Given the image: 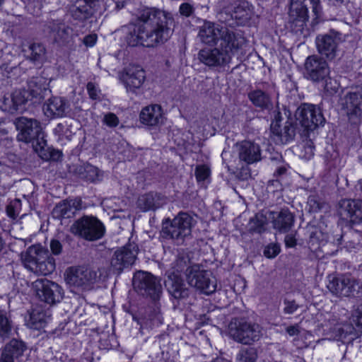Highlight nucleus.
Segmentation results:
<instances>
[{"mask_svg":"<svg viewBox=\"0 0 362 362\" xmlns=\"http://www.w3.org/2000/svg\"><path fill=\"white\" fill-rule=\"evenodd\" d=\"M294 221V215L288 209H282L279 212H272L273 228L279 233L288 232L293 227Z\"/></svg>","mask_w":362,"mask_h":362,"instance_id":"obj_30","label":"nucleus"},{"mask_svg":"<svg viewBox=\"0 0 362 362\" xmlns=\"http://www.w3.org/2000/svg\"><path fill=\"white\" fill-rule=\"evenodd\" d=\"M198 58L202 63L210 67L221 66L230 62L217 47L201 49Z\"/></svg>","mask_w":362,"mask_h":362,"instance_id":"obj_28","label":"nucleus"},{"mask_svg":"<svg viewBox=\"0 0 362 362\" xmlns=\"http://www.w3.org/2000/svg\"><path fill=\"white\" fill-rule=\"evenodd\" d=\"M28 58L35 62H42L45 58L46 49L41 43H32L28 47Z\"/></svg>","mask_w":362,"mask_h":362,"instance_id":"obj_41","label":"nucleus"},{"mask_svg":"<svg viewBox=\"0 0 362 362\" xmlns=\"http://www.w3.org/2000/svg\"><path fill=\"white\" fill-rule=\"evenodd\" d=\"M138 204L144 211L154 210L157 208L155 197L152 194H146L139 197Z\"/></svg>","mask_w":362,"mask_h":362,"instance_id":"obj_47","label":"nucleus"},{"mask_svg":"<svg viewBox=\"0 0 362 362\" xmlns=\"http://www.w3.org/2000/svg\"><path fill=\"white\" fill-rule=\"evenodd\" d=\"M210 175V169L205 165L197 166L195 169V177L197 182L206 180Z\"/></svg>","mask_w":362,"mask_h":362,"instance_id":"obj_52","label":"nucleus"},{"mask_svg":"<svg viewBox=\"0 0 362 362\" xmlns=\"http://www.w3.org/2000/svg\"><path fill=\"white\" fill-rule=\"evenodd\" d=\"M342 107L349 121L358 124L362 116V88H356L347 93L342 99Z\"/></svg>","mask_w":362,"mask_h":362,"instance_id":"obj_16","label":"nucleus"},{"mask_svg":"<svg viewBox=\"0 0 362 362\" xmlns=\"http://www.w3.org/2000/svg\"><path fill=\"white\" fill-rule=\"evenodd\" d=\"M82 177L87 181L91 182H99L102 180L103 173L97 167L87 164L83 168V171L81 173Z\"/></svg>","mask_w":362,"mask_h":362,"instance_id":"obj_44","label":"nucleus"},{"mask_svg":"<svg viewBox=\"0 0 362 362\" xmlns=\"http://www.w3.org/2000/svg\"><path fill=\"white\" fill-rule=\"evenodd\" d=\"M325 162L327 168H339L341 166V159L337 151L332 153L327 152L325 156Z\"/></svg>","mask_w":362,"mask_h":362,"instance_id":"obj_49","label":"nucleus"},{"mask_svg":"<svg viewBox=\"0 0 362 362\" xmlns=\"http://www.w3.org/2000/svg\"><path fill=\"white\" fill-rule=\"evenodd\" d=\"M304 67L305 77L313 82L323 81L330 74L327 62L316 54L307 57Z\"/></svg>","mask_w":362,"mask_h":362,"instance_id":"obj_15","label":"nucleus"},{"mask_svg":"<svg viewBox=\"0 0 362 362\" xmlns=\"http://www.w3.org/2000/svg\"><path fill=\"white\" fill-rule=\"evenodd\" d=\"M226 28V26L218 23L205 21L199 28L198 36L202 42L209 46H216L222 35V31Z\"/></svg>","mask_w":362,"mask_h":362,"instance_id":"obj_23","label":"nucleus"},{"mask_svg":"<svg viewBox=\"0 0 362 362\" xmlns=\"http://www.w3.org/2000/svg\"><path fill=\"white\" fill-rule=\"evenodd\" d=\"M69 204L64 200L57 204L52 210V216L56 219L70 218L74 216Z\"/></svg>","mask_w":362,"mask_h":362,"instance_id":"obj_40","label":"nucleus"},{"mask_svg":"<svg viewBox=\"0 0 362 362\" xmlns=\"http://www.w3.org/2000/svg\"><path fill=\"white\" fill-rule=\"evenodd\" d=\"M186 279L189 286L205 294L209 295L216 291V284L211 273L202 269L198 264H194L187 269Z\"/></svg>","mask_w":362,"mask_h":362,"instance_id":"obj_8","label":"nucleus"},{"mask_svg":"<svg viewBox=\"0 0 362 362\" xmlns=\"http://www.w3.org/2000/svg\"><path fill=\"white\" fill-rule=\"evenodd\" d=\"M98 279L97 272L90 269L78 267H70L66 272V281L70 286L82 290L95 284Z\"/></svg>","mask_w":362,"mask_h":362,"instance_id":"obj_13","label":"nucleus"},{"mask_svg":"<svg viewBox=\"0 0 362 362\" xmlns=\"http://www.w3.org/2000/svg\"><path fill=\"white\" fill-rule=\"evenodd\" d=\"M179 11L182 16L189 17L194 13V8L188 3H183L180 5Z\"/></svg>","mask_w":362,"mask_h":362,"instance_id":"obj_63","label":"nucleus"},{"mask_svg":"<svg viewBox=\"0 0 362 362\" xmlns=\"http://www.w3.org/2000/svg\"><path fill=\"white\" fill-rule=\"evenodd\" d=\"M267 223V218L262 214H257L251 218L248 223L249 232L254 233H261L264 230V225Z\"/></svg>","mask_w":362,"mask_h":362,"instance_id":"obj_45","label":"nucleus"},{"mask_svg":"<svg viewBox=\"0 0 362 362\" xmlns=\"http://www.w3.org/2000/svg\"><path fill=\"white\" fill-rule=\"evenodd\" d=\"M344 298H355L362 295V285L355 277L343 274Z\"/></svg>","mask_w":362,"mask_h":362,"instance_id":"obj_35","label":"nucleus"},{"mask_svg":"<svg viewBox=\"0 0 362 362\" xmlns=\"http://www.w3.org/2000/svg\"><path fill=\"white\" fill-rule=\"evenodd\" d=\"M12 324L6 313L0 310V337H8L11 332Z\"/></svg>","mask_w":362,"mask_h":362,"instance_id":"obj_46","label":"nucleus"},{"mask_svg":"<svg viewBox=\"0 0 362 362\" xmlns=\"http://www.w3.org/2000/svg\"><path fill=\"white\" fill-rule=\"evenodd\" d=\"M337 214L343 220L353 224L362 223V200L341 199L337 204Z\"/></svg>","mask_w":362,"mask_h":362,"instance_id":"obj_17","label":"nucleus"},{"mask_svg":"<svg viewBox=\"0 0 362 362\" xmlns=\"http://www.w3.org/2000/svg\"><path fill=\"white\" fill-rule=\"evenodd\" d=\"M26 325L31 329H40L47 323V315L45 312L39 307L33 308L25 318Z\"/></svg>","mask_w":362,"mask_h":362,"instance_id":"obj_36","label":"nucleus"},{"mask_svg":"<svg viewBox=\"0 0 362 362\" xmlns=\"http://www.w3.org/2000/svg\"><path fill=\"white\" fill-rule=\"evenodd\" d=\"M343 285V274L337 276H329L327 288L333 296L344 298Z\"/></svg>","mask_w":362,"mask_h":362,"instance_id":"obj_39","label":"nucleus"},{"mask_svg":"<svg viewBox=\"0 0 362 362\" xmlns=\"http://www.w3.org/2000/svg\"><path fill=\"white\" fill-rule=\"evenodd\" d=\"M134 289L142 296L158 300L162 293L160 279L150 272L139 271L133 277Z\"/></svg>","mask_w":362,"mask_h":362,"instance_id":"obj_7","label":"nucleus"},{"mask_svg":"<svg viewBox=\"0 0 362 362\" xmlns=\"http://www.w3.org/2000/svg\"><path fill=\"white\" fill-rule=\"evenodd\" d=\"M272 93L268 89L257 88L248 93V98L257 107L262 110H270L273 107Z\"/></svg>","mask_w":362,"mask_h":362,"instance_id":"obj_32","label":"nucleus"},{"mask_svg":"<svg viewBox=\"0 0 362 362\" xmlns=\"http://www.w3.org/2000/svg\"><path fill=\"white\" fill-rule=\"evenodd\" d=\"M165 285L168 293L176 299L185 298L189 296V290L179 274L169 273Z\"/></svg>","mask_w":362,"mask_h":362,"instance_id":"obj_29","label":"nucleus"},{"mask_svg":"<svg viewBox=\"0 0 362 362\" xmlns=\"http://www.w3.org/2000/svg\"><path fill=\"white\" fill-rule=\"evenodd\" d=\"M345 237L346 239H348L347 235H345V236L341 235L340 240L345 242V244H346L345 247L347 248V250L349 251H351L352 250L356 249L359 244V239H358V234L353 233L352 238L350 240H344V238Z\"/></svg>","mask_w":362,"mask_h":362,"instance_id":"obj_54","label":"nucleus"},{"mask_svg":"<svg viewBox=\"0 0 362 362\" xmlns=\"http://www.w3.org/2000/svg\"><path fill=\"white\" fill-rule=\"evenodd\" d=\"M54 42L59 45L69 43L73 37V29L61 20H52L47 24Z\"/></svg>","mask_w":362,"mask_h":362,"instance_id":"obj_26","label":"nucleus"},{"mask_svg":"<svg viewBox=\"0 0 362 362\" xmlns=\"http://www.w3.org/2000/svg\"><path fill=\"white\" fill-rule=\"evenodd\" d=\"M258 358L257 350L255 347H243L236 355V362H256Z\"/></svg>","mask_w":362,"mask_h":362,"instance_id":"obj_43","label":"nucleus"},{"mask_svg":"<svg viewBox=\"0 0 362 362\" xmlns=\"http://www.w3.org/2000/svg\"><path fill=\"white\" fill-rule=\"evenodd\" d=\"M100 7V0H72L69 13L75 21L83 23L92 18Z\"/></svg>","mask_w":362,"mask_h":362,"instance_id":"obj_18","label":"nucleus"},{"mask_svg":"<svg viewBox=\"0 0 362 362\" xmlns=\"http://www.w3.org/2000/svg\"><path fill=\"white\" fill-rule=\"evenodd\" d=\"M197 221L192 216L180 212L173 220L163 221L161 236L177 245H183L192 236V228Z\"/></svg>","mask_w":362,"mask_h":362,"instance_id":"obj_3","label":"nucleus"},{"mask_svg":"<svg viewBox=\"0 0 362 362\" xmlns=\"http://www.w3.org/2000/svg\"><path fill=\"white\" fill-rule=\"evenodd\" d=\"M245 41V38L240 32L226 27L222 31V35L216 47L231 61L233 57L243 48Z\"/></svg>","mask_w":362,"mask_h":362,"instance_id":"obj_12","label":"nucleus"},{"mask_svg":"<svg viewBox=\"0 0 362 362\" xmlns=\"http://www.w3.org/2000/svg\"><path fill=\"white\" fill-rule=\"evenodd\" d=\"M4 349L16 359H19L27 350V346L23 341L13 339L5 346Z\"/></svg>","mask_w":362,"mask_h":362,"instance_id":"obj_42","label":"nucleus"},{"mask_svg":"<svg viewBox=\"0 0 362 362\" xmlns=\"http://www.w3.org/2000/svg\"><path fill=\"white\" fill-rule=\"evenodd\" d=\"M304 151L305 152V157L307 159H310L314 155L315 147L310 141H308L304 144Z\"/></svg>","mask_w":362,"mask_h":362,"instance_id":"obj_64","label":"nucleus"},{"mask_svg":"<svg viewBox=\"0 0 362 362\" xmlns=\"http://www.w3.org/2000/svg\"><path fill=\"white\" fill-rule=\"evenodd\" d=\"M354 327L349 324L337 325L332 329L334 339L346 343L353 339Z\"/></svg>","mask_w":362,"mask_h":362,"instance_id":"obj_38","label":"nucleus"},{"mask_svg":"<svg viewBox=\"0 0 362 362\" xmlns=\"http://www.w3.org/2000/svg\"><path fill=\"white\" fill-rule=\"evenodd\" d=\"M87 91L89 97L92 100H98L100 98V90L92 82H88L87 84Z\"/></svg>","mask_w":362,"mask_h":362,"instance_id":"obj_58","label":"nucleus"},{"mask_svg":"<svg viewBox=\"0 0 362 362\" xmlns=\"http://www.w3.org/2000/svg\"><path fill=\"white\" fill-rule=\"evenodd\" d=\"M100 7V0H72L69 13L75 21L83 23L92 18Z\"/></svg>","mask_w":362,"mask_h":362,"instance_id":"obj_19","label":"nucleus"},{"mask_svg":"<svg viewBox=\"0 0 362 362\" xmlns=\"http://www.w3.org/2000/svg\"><path fill=\"white\" fill-rule=\"evenodd\" d=\"M342 41V35L337 31L318 35L315 39L317 50L321 57L332 61L338 56Z\"/></svg>","mask_w":362,"mask_h":362,"instance_id":"obj_10","label":"nucleus"},{"mask_svg":"<svg viewBox=\"0 0 362 362\" xmlns=\"http://www.w3.org/2000/svg\"><path fill=\"white\" fill-rule=\"evenodd\" d=\"M311 5L313 13L317 16L320 7V0H291L289 21L292 24L302 30L308 19V6Z\"/></svg>","mask_w":362,"mask_h":362,"instance_id":"obj_11","label":"nucleus"},{"mask_svg":"<svg viewBox=\"0 0 362 362\" xmlns=\"http://www.w3.org/2000/svg\"><path fill=\"white\" fill-rule=\"evenodd\" d=\"M190 264V260L188 255L185 252H180L176 256L175 260L171 264L170 269L168 271L169 273L180 274L183 271L187 270L192 265Z\"/></svg>","mask_w":362,"mask_h":362,"instance_id":"obj_37","label":"nucleus"},{"mask_svg":"<svg viewBox=\"0 0 362 362\" xmlns=\"http://www.w3.org/2000/svg\"><path fill=\"white\" fill-rule=\"evenodd\" d=\"M68 204H69L71 211L75 215L76 212L82 209V200L79 197H76L72 199H66V200Z\"/></svg>","mask_w":362,"mask_h":362,"instance_id":"obj_62","label":"nucleus"},{"mask_svg":"<svg viewBox=\"0 0 362 362\" xmlns=\"http://www.w3.org/2000/svg\"><path fill=\"white\" fill-rule=\"evenodd\" d=\"M308 204L310 206V211L312 212L320 211L324 206V203L314 196L309 197Z\"/></svg>","mask_w":362,"mask_h":362,"instance_id":"obj_57","label":"nucleus"},{"mask_svg":"<svg viewBox=\"0 0 362 362\" xmlns=\"http://www.w3.org/2000/svg\"><path fill=\"white\" fill-rule=\"evenodd\" d=\"M49 247L52 252L51 255H59L62 252L63 247L62 243L58 240H52L50 241Z\"/></svg>","mask_w":362,"mask_h":362,"instance_id":"obj_60","label":"nucleus"},{"mask_svg":"<svg viewBox=\"0 0 362 362\" xmlns=\"http://www.w3.org/2000/svg\"><path fill=\"white\" fill-rule=\"evenodd\" d=\"M283 311L286 315H292L300 308V305L294 300L285 299Z\"/></svg>","mask_w":362,"mask_h":362,"instance_id":"obj_53","label":"nucleus"},{"mask_svg":"<svg viewBox=\"0 0 362 362\" xmlns=\"http://www.w3.org/2000/svg\"><path fill=\"white\" fill-rule=\"evenodd\" d=\"M296 117L307 132L315 129L325 122L320 108L312 104L305 103L298 107L296 112Z\"/></svg>","mask_w":362,"mask_h":362,"instance_id":"obj_14","label":"nucleus"},{"mask_svg":"<svg viewBox=\"0 0 362 362\" xmlns=\"http://www.w3.org/2000/svg\"><path fill=\"white\" fill-rule=\"evenodd\" d=\"M228 336L234 341L250 346L261 339L263 329L258 323L245 317H233L228 326Z\"/></svg>","mask_w":362,"mask_h":362,"instance_id":"obj_4","label":"nucleus"},{"mask_svg":"<svg viewBox=\"0 0 362 362\" xmlns=\"http://www.w3.org/2000/svg\"><path fill=\"white\" fill-rule=\"evenodd\" d=\"M70 231L82 239L93 242L105 235V227L96 216L84 215L74 222Z\"/></svg>","mask_w":362,"mask_h":362,"instance_id":"obj_6","label":"nucleus"},{"mask_svg":"<svg viewBox=\"0 0 362 362\" xmlns=\"http://www.w3.org/2000/svg\"><path fill=\"white\" fill-rule=\"evenodd\" d=\"M21 260L23 267L37 276H47L56 268L55 259L40 245L30 246L22 253Z\"/></svg>","mask_w":362,"mask_h":362,"instance_id":"obj_2","label":"nucleus"},{"mask_svg":"<svg viewBox=\"0 0 362 362\" xmlns=\"http://www.w3.org/2000/svg\"><path fill=\"white\" fill-rule=\"evenodd\" d=\"M280 252V247L277 245H268L264 250V255L268 258H274Z\"/></svg>","mask_w":362,"mask_h":362,"instance_id":"obj_59","label":"nucleus"},{"mask_svg":"<svg viewBox=\"0 0 362 362\" xmlns=\"http://www.w3.org/2000/svg\"><path fill=\"white\" fill-rule=\"evenodd\" d=\"M271 130L279 138L281 143L286 144L294 139L296 127L293 122L287 121L281 127L279 121L276 120L275 122H272Z\"/></svg>","mask_w":362,"mask_h":362,"instance_id":"obj_33","label":"nucleus"},{"mask_svg":"<svg viewBox=\"0 0 362 362\" xmlns=\"http://www.w3.org/2000/svg\"><path fill=\"white\" fill-rule=\"evenodd\" d=\"M138 253V247L134 243H129L117 250L111 259L112 267L118 272L122 271L134 264Z\"/></svg>","mask_w":362,"mask_h":362,"instance_id":"obj_20","label":"nucleus"},{"mask_svg":"<svg viewBox=\"0 0 362 362\" xmlns=\"http://www.w3.org/2000/svg\"><path fill=\"white\" fill-rule=\"evenodd\" d=\"M49 83L43 77L32 78L28 83V89L21 90L26 92L25 99L27 102L32 99H35V102H40L49 93Z\"/></svg>","mask_w":362,"mask_h":362,"instance_id":"obj_24","label":"nucleus"},{"mask_svg":"<svg viewBox=\"0 0 362 362\" xmlns=\"http://www.w3.org/2000/svg\"><path fill=\"white\" fill-rule=\"evenodd\" d=\"M21 210V201L19 199L11 200L7 205L6 211L8 216L15 219Z\"/></svg>","mask_w":362,"mask_h":362,"instance_id":"obj_50","label":"nucleus"},{"mask_svg":"<svg viewBox=\"0 0 362 362\" xmlns=\"http://www.w3.org/2000/svg\"><path fill=\"white\" fill-rule=\"evenodd\" d=\"M33 288L38 299L50 305L59 303L64 298V290L62 286L47 279L34 281Z\"/></svg>","mask_w":362,"mask_h":362,"instance_id":"obj_9","label":"nucleus"},{"mask_svg":"<svg viewBox=\"0 0 362 362\" xmlns=\"http://www.w3.org/2000/svg\"><path fill=\"white\" fill-rule=\"evenodd\" d=\"M103 122L110 127H115L119 124V120L115 114L108 112L104 115Z\"/></svg>","mask_w":362,"mask_h":362,"instance_id":"obj_55","label":"nucleus"},{"mask_svg":"<svg viewBox=\"0 0 362 362\" xmlns=\"http://www.w3.org/2000/svg\"><path fill=\"white\" fill-rule=\"evenodd\" d=\"M323 81H325L324 90L328 95H333L338 92L340 86L336 79L329 77V75Z\"/></svg>","mask_w":362,"mask_h":362,"instance_id":"obj_51","label":"nucleus"},{"mask_svg":"<svg viewBox=\"0 0 362 362\" xmlns=\"http://www.w3.org/2000/svg\"><path fill=\"white\" fill-rule=\"evenodd\" d=\"M239 3L238 0H221L219 1V6L221 9V13H230L232 8L235 6Z\"/></svg>","mask_w":362,"mask_h":362,"instance_id":"obj_56","label":"nucleus"},{"mask_svg":"<svg viewBox=\"0 0 362 362\" xmlns=\"http://www.w3.org/2000/svg\"><path fill=\"white\" fill-rule=\"evenodd\" d=\"M172 13L156 8L143 10L136 23L126 28L125 40L129 46L155 47L166 42L173 33Z\"/></svg>","mask_w":362,"mask_h":362,"instance_id":"obj_1","label":"nucleus"},{"mask_svg":"<svg viewBox=\"0 0 362 362\" xmlns=\"http://www.w3.org/2000/svg\"><path fill=\"white\" fill-rule=\"evenodd\" d=\"M140 121L147 126H158L163 123L162 108L159 105H152L144 107L139 115Z\"/></svg>","mask_w":362,"mask_h":362,"instance_id":"obj_31","label":"nucleus"},{"mask_svg":"<svg viewBox=\"0 0 362 362\" xmlns=\"http://www.w3.org/2000/svg\"><path fill=\"white\" fill-rule=\"evenodd\" d=\"M145 78V72L139 66H129L121 76L127 90L132 93L141 87Z\"/></svg>","mask_w":362,"mask_h":362,"instance_id":"obj_22","label":"nucleus"},{"mask_svg":"<svg viewBox=\"0 0 362 362\" xmlns=\"http://www.w3.org/2000/svg\"><path fill=\"white\" fill-rule=\"evenodd\" d=\"M238 156L246 164H253L262 160L261 148L258 144L251 141H243L238 145Z\"/></svg>","mask_w":362,"mask_h":362,"instance_id":"obj_27","label":"nucleus"},{"mask_svg":"<svg viewBox=\"0 0 362 362\" xmlns=\"http://www.w3.org/2000/svg\"><path fill=\"white\" fill-rule=\"evenodd\" d=\"M43 111L47 117H64L71 116V106L69 101L62 97H52L43 105Z\"/></svg>","mask_w":362,"mask_h":362,"instance_id":"obj_21","label":"nucleus"},{"mask_svg":"<svg viewBox=\"0 0 362 362\" xmlns=\"http://www.w3.org/2000/svg\"><path fill=\"white\" fill-rule=\"evenodd\" d=\"M14 124L18 132L17 139L18 141L25 143H32L35 146V150L38 148L37 146L42 150L43 145L45 144L44 134L40 122L34 118H28L26 117H19L15 119Z\"/></svg>","mask_w":362,"mask_h":362,"instance_id":"obj_5","label":"nucleus"},{"mask_svg":"<svg viewBox=\"0 0 362 362\" xmlns=\"http://www.w3.org/2000/svg\"><path fill=\"white\" fill-rule=\"evenodd\" d=\"M18 63L13 59H8L0 66V74L3 77L11 78L12 74L17 69Z\"/></svg>","mask_w":362,"mask_h":362,"instance_id":"obj_48","label":"nucleus"},{"mask_svg":"<svg viewBox=\"0 0 362 362\" xmlns=\"http://www.w3.org/2000/svg\"><path fill=\"white\" fill-rule=\"evenodd\" d=\"M353 317L356 326L362 331V303L356 309Z\"/></svg>","mask_w":362,"mask_h":362,"instance_id":"obj_61","label":"nucleus"},{"mask_svg":"<svg viewBox=\"0 0 362 362\" xmlns=\"http://www.w3.org/2000/svg\"><path fill=\"white\" fill-rule=\"evenodd\" d=\"M26 92L16 90L12 93L6 94L0 100V108L4 111L11 114L24 109V105L27 103L25 99Z\"/></svg>","mask_w":362,"mask_h":362,"instance_id":"obj_25","label":"nucleus"},{"mask_svg":"<svg viewBox=\"0 0 362 362\" xmlns=\"http://www.w3.org/2000/svg\"><path fill=\"white\" fill-rule=\"evenodd\" d=\"M232 18L239 21V23H245L251 19L253 15V7L247 1H239L232 8V11L228 13Z\"/></svg>","mask_w":362,"mask_h":362,"instance_id":"obj_34","label":"nucleus"}]
</instances>
